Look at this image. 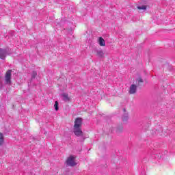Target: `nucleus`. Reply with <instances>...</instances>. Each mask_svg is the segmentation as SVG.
Wrapping results in <instances>:
<instances>
[{"label":"nucleus","mask_w":175,"mask_h":175,"mask_svg":"<svg viewBox=\"0 0 175 175\" xmlns=\"http://www.w3.org/2000/svg\"><path fill=\"white\" fill-rule=\"evenodd\" d=\"M129 117L128 116L127 113H124L122 118V121H126L129 120Z\"/></svg>","instance_id":"11"},{"label":"nucleus","mask_w":175,"mask_h":175,"mask_svg":"<svg viewBox=\"0 0 175 175\" xmlns=\"http://www.w3.org/2000/svg\"><path fill=\"white\" fill-rule=\"evenodd\" d=\"M74 133L75 136H83V131H81V128L74 127Z\"/></svg>","instance_id":"3"},{"label":"nucleus","mask_w":175,"mask_h":175,"mask_svg":"<svg viewBox=\"0 0 175 175\" xmlns=\"http://www.w3.org/2000/svg\"><path fill=\"white\" fill-rule=\"evenodd\" d=\"M54 107H55V109L56 110V111H58V101H55V105H54Z\"/></svg>","instance_id":"15"},{"label":"nucleus","mask_w":175,"mask_h":175,"mask_svg":"<svg viewBox=\"0 0 175 175\" xmlns=\"http://www.w3.org/2000/svg\"><path fill=\"white\" fill-rule=\"evenodd\" d=\"M81 122H82L81 118H77L75 120L74 128H81Z\"/></svg>","instance_id":"6"},{"label":"nucleus","mask_w":175,"mask_h":175,"mask_svg":"<svg viewBox=\"0 0 175 175\" xmlns=\"http://www.w3.org/2000/svg\"><path fill=\"white\" fill-rule=\"evenodd\" d=\"M4 139H3V133H0V146L3 144Z\"/></svg>","instance_id":"10"},{"label":"nucleus","mask_w":175,"mask_h":175,"mask_svg":"<svg viewBox=\"0 0 175 175\" xmlns=\"http://www.w3.org/2000/svg\"><path fill=\"white\" fill-rule=\"evenodd\" d=\"M38 76V72L36 71H33L31 73V80H33Z\"/></svg>","instance_id":"12"},{"label":"nucleus","mask_w":175,"mask_h":175,"mask_svg":"<svg viewBox=\"0 0 175 175\" xmlns=\"http://www.w3.org/2000/svg\"><path fill=\"white\" fill-rule=\"evenodd\" d=\"M137 91V85L133 84L130 86L129 94H136Z\"/></svg>","instance_id":"4"},{"label":"nucleus","mask_w":175,"mask_h":175,"mask_svg":"<svg viewBox=\"0 0 175 175\" xmlns=\"http://www.w3.org/2000/svg\"><path fill=\"white\" fill-rule=\"evenodd\" d=\"M98 43L100 44V46H106V42L105 41V40L102 37L99 38Z\"/></svg>","instance_id":"9"},{"label":"nucleus","mask_w":175,"mask_h":175,"mask_svg":"<svg viewBox=\"0 0 175 175\" xmlns=\"http://www.w3.org/2000/svg\"><path fill=\"white\" fill-rule=\"evenodd\" d=\"M97 57L99 58H105V53L102 50H98L96 51Z\"/></svg>","instance_id":"8"},{"label":"nucleus","mask_w":175,"mask_h":175,"mask_svg":"<svg viewBox=\"0 0 175 175\" xmlns=\"http://www.w3.org/2000/svg\"><path fill=\"white\" fill-rule=\"evenodd\" d=\"M8 55V51L6 49H3L0 48V58L1 59H5Z\"/></svg>","instance_id":"5"},{"label":"nucleus","mask_w":175,"mask_h":175,"mask_svg":"<svg viewBox=\"0 0 175 175\" xmlns=\"http://www.w3.org/2000/svg\"><path fill=\"white\" fill-rule=\"evenodd\" d=\"M75 159H76V157L70 156L66 160L67 166H76L77 163H76Z\"/></svg>","instance_id":"2"},{"label":"nucleus","mask_w":175,"mask_h":175,"mask_svg":"<svg viewBox=\"0 0 175 175\" xmlns=\"http://www.w3.org/2000/svg\"><path fill=\"white\" fill-rule=\"evenodd\" d=\"M62 96L63 100H64V102H69V100H70V98H69V95L66 93H63L62 94Z\"/></svg>","instance_id":"7"},{"label":"nucleus","mask_w":175,"mask_h":175,"mask_svg":"<svg viewBox=\"0 0 175 175\" xmlns=\"http://www.w3.org/2000/svg\"><path fill=\"white\" fill-rule=\"evenodd\" d=\"M5 84H12V70H8L5 76Z\"/></svg>","instance_id":"1"},{"label":"nucleus","mask_w":175,"mask_h":175,"mask_svg":"<svg viewBox=\"0 0 175 175\" xmlns=\"http://www.w3.org/2000/svg\"><path fill=\"white\" fill-rule=\"evenodd\" d=\"M137 9H139V10H146V9H147V5L137 6Z\"/></svg>","instance_id":"13"},{"label":"nucleus","mask_w":175,"mask_h":175,"mask_svg":"<svg viewBox=\"0 0 175 175\" xmlns=\"http://www.w3.org/2000/svg\"><path fill=\"white\" fill-rule=\"evenodd\" d=\"M123 111H124V113H125V111H126V109H125V108H124Z\"/></svg>","instance_id":"17"},{"label":"nucleus","mask_w":175,"mask_h":175,"mask_svg":"<svg viewBox=\"0 0 175 175\" xmlns=\"http://www.w3.org/2000/svg\"><path fill=\"white\" fill-rule=\"evenodd\" d=\"M122 129H124V128H123L122 126L119 127V128H118V129H117V132H118V133H120V132H122Z\"/></svg>","instance_id":"16"},{"label":"nucleus","mask_w":175,"mask_h":175,"mask_svg":"<svg viewBox=\"0 0 175 175\" xmlns=\"http://www.w3.org/2000/svg\"><path fill=\"white\" fill-rule=\"evenodd\" d=\"M137 85H140V83H143V79H142V77H139L137 79Z\"/></svg>","instance_id":"14"}]
</instances>
